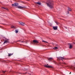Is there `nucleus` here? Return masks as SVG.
<instances>
[{"instance_id": "ddd939ff", "label": "nucleus", "mask_w": 75, "mask_h": 75, "mask_svg": "<svg viewBox=\"0 0 75 75\" xmlns=\"http://www.w3.org/2000/svg\"><path fill=\"white\" fill-rule=\"evenodd\" d=\"M13 53L11 54V53H8V57H11V55H13Z\"/></svg>"}, {"instance_id": "0eeeda50", "label": "nucleus", "mask_w": 75, "mask_h": 75, "mask_svg": "<svg viewBox=\"0 0 75 75\" xmlns=\"http://www.w3.org/2000/svg\"><path fill=\"white\" fill-rule=\"evenodd\" d=\"M57 59H58V60H59V61H60V60H62V59H64V57H57Z\"/></svg>"}, {"instance_id": "6ab92c4d", "label": "nucleus", "mask_w": 75, "mask_h": 75, "mask_svg": "<svg viewBox=\"0 0 75 75\" xmlns=\"http://www.w3.org/2000/svg\"><path fill=\"white\" fill-rule=\"evenodd\" d=\"M58 48L57 47H55L53 48L54 50H56L57 49H58Z\"/></svg>"}, {"instance_id": "4468645a", "label": "nucleus", "mask_w": 75, "mask_h": 75, "mask_svg": "<svg viewBox=\"0 0 75 75\" xmlns=\"http://www.w3.org/2000/svg\"><path fill=\"white\" fill-rule=\"evenodd\" d=\"M68 11H72V10H71V9L70 8L68 7Z\"/></svg>"}, {"instance_id": "2eb2a0df", "label": "nucleus", "mask_w": 75, "mask_h": 75, "mask_svg": "<svg viewBox=\"0 0 75 75\" xmlns=\"http://www.w3.org/2000/svg\"><path fill=\"white\" fill-rule=\"evenodd\" d=\"M7 42H10L5 40V41L4 42L3 44H4L6 43H7Z\"/></svg>"}, {"instance_id": "f3484780", "label": "nucleus", "mask_w": 75, "mask_h": 75, "mask_svg": "<svg viewBox=\"0 0 75 75\" xmlns=\"http://www.w3.org/2000/svg\"><path fill=\"white\" fill-rule=\"evenodd\" d=\"M20 24L21 25H24V23H23V22H21L20 23Z\"/></svg>"}, {"instance_id": "f8f14e48", "label": "nucleus", "mask_w": 75, "mask_h": 75, "mask_svg": "<svg viewBox=\"0 0 75 75\" xmlns=\"http://www.w3.org/2000/svg\"><path fill=\"white\" fill-rule=\"evenodd\" d=\"M35 4H38V5H41V2H35Z\"/></svg>"}, {"instance_id": "a878e982", "label": "nucleus", "mask_w": 75, "mask_h": 75, "mask_svg": "<svg viewBox=\"0 0 75 75\" xmlns=\"http://www.w3.org/2000/svg\"><path fill=\"white\" fill-rule=\"evenodd\" d=\"M27 74V72H26L25 73H24L23 74Z\"/></svg>"}, {"instance_id": "f257e3e1", "label": "nucleus", "mask_w": 75, "mask_h": 75, "mask_svg": "<svg viewBox=\"0 0 75 75\" xmlns=\"http://www.w3.org/2000/svg\"><path fill=\"white\" fill-rule=\"evenodd\" d=\"M46 4L47 6L50 8H52L54 7L53 6H54V3L52 2V1H50L49 3H47Z\"/></svg>"}, {"instance_id": "412c9836", "label": "nucleus", "mask_w": 75, "mask_h": 75, "mask_svg": "<svg viewBox=\"0 0 75 75\" xmlns=\"http://www.w3.org/2000/svg\"><path fill=\"white\" fill-rule=\"evenodd\" d=\"M5 39L7 41H9V40H8V39H7V38H5Z\"/></svg>"}, {"instance_id": "c85d7f7f", "label": "nucleus", "mask_w": 75, "mask_h": 75, "mask_svg": "<svg viewBox=\"0 0 75 75\" xmlns=\"http://www.w3.org/2000/svg\"><path fill=\"white\" fill-rule=\"evenodd\" d=\"M65 28H66V29H67V27H64Z\"/></svg>"}, {"instance_id": "aec40b11", "label": "nucleus", "mask_w": 75, "mask_h": 75, "mask_svg": "<svg viewBox=\"0 0 75 75\" xmlns=\"http://www.w3.org/2000/svg\"><path fill=\"white\" fill-rule=\"evenodd\" d=\"M42 42H45V43H48V42H46L44 40H42Z\"/></svg>"}, {"instance_id": "7c9ffc66", "label": "nucleus", "mask_w": 75, "mask_h": 75, "mask_svg": "<svg viewBox=\"0 0 75 75\" xmlns=\"http://www.w3.org/2000/svg\"><path fill=\"white\" fill-rule=\"evenodd\" d=\"M73 44H75V42H73Z\"/></svg>"}, {"instance_id": "7ed1b4c3", "label": "nucleus", "mask_w": 75, "mask_h": 75, "mask_svg": "<svg viewBox=\"0 0 75 75\" xmlns=\"http://www.w3.org/2000/svg\"><path fill=\"white\" fill-rule=\"evenodd\" d=\"M32 44H38V41L36 40H34L32 42Z\"/></svg>"}, {"instance_id": "b1692460", "label": "nucleus", "mask_w": 75, "mask_h": 75, "mask_svg": "<svg viewBox=\"0 0 75 75\" xmlns=\"http://www.w3.org/2000/svg\"><path fill=\"white\" fill-rule=\"evenodd\" d=\"M10 72H11V73H13V71L12 70H11L10 71Z\"/></svg>"}, {"instance_id": "6e6552de", "label": "nucleus", "mask_w": 75, "mask_h": 75, "mask_svg": "<svg viewBox=\"0 0 75 75\" xmlns=\"http://www.w3.org/2000/svg\"><path fill=\"white\" fill-rule=\"evenodd\" d=\"M6 61H7L3 60L2 59H0V62H3V63H6V62H7Z\"/></svg>"}, {"instance_id": "cd10ccee", "label": "nucleus", "mask_w": 75, "mask_h": 75, "mask_svg": "<svg viewBox=\"0 0 75 75\" xmlns=\"http://www.w3.org/2000/svg\"><path fill=\"white\" fill-rule=\"evenodd\" d=\"M54 62V63H55V64H57V62Z\"/></svg>"}, {"instance_id": "c756f323", "label": "nucleus", "mask_w": 75, "mask_h": 75, "mask_svg": "<svg viewBox=\"0 0 75 75\" xmlns=\"http://www.w3.org/2000/svg\"><path fill=\"white\" fill-rule=\"evenodd\" d=\"M71 74V72H70V73H69V74Z\"/></svg>"}, {"instance_id": "39448f33", "label": "nucleus", "mask_w": 75, "mask_h": 75, "mask_svg": "<svg viewBox=\"0 0 75 75\" xmlns=\"http://www.w3.org/2000/svg\"><path fill=\"white\" fill-rule=\"evenodd\" d=\"M18 8H20V9H22V8H26V7H25V6H18Z\"/></svg>"}, {"instance_id": "a211bd4d", "label": "nucleus", "mask_w": 75, "mask_h": 75, "mask_svg": "<svg viewBox=\"0 0 75 75\" xmlns=\"http://www.w3.org/2000/svg\"><path fill=\"white\" fill-rule=\"evenodd\" d=\"M11 27L12 28H16V27H14V26H13V25H12L11 26Z\"/></svg>"}, {"instance_id": "dca6fc26", "label": "nucleus", "mask_w": 75, "mask_h": 75, "mask_svg": "<svg viewBox=\"0 0 75 75\" xmlns=\"http://www.w3.org/2000/svg\"><path fill=\"white\" fill-rule=\"evenodd\" d=\"M48 60L49 61H51L52 59V58L51 57H50L47 58Z\"/></svg>"}, {"instance_id": "4be33fe9", "label": "nucleus", "mask_w": 75, "mask_h": 75, "mask_svg": "<svg viewBox=\"0 0 75 75\" xmlns=\"http://www.w3.org/2000/svg\"><path fill=\"white\" fill-rule=\"evenodd\" d=\"M16 31V33H18V31L17 30H15Z\"/></svg>"}, {"instance_id": "bb28decb", "label": "nucleus", "mask_w": 75, "mask_h": 75, "mask_svg": "<svg viewBox=\"0 0 75 75\" xmlns=\"http://www.w3.org/2000/svg\"><path fill=\"white\" fill-rule=\"evenodd\" d=\"M69 11H68V14H69Z\"/></svg>"}, {"instance_id": "f03ea898", "label": "nucleus", "mask_w": 75, "mask_h": 75, "mask_svg": "<svg viewBox=\"0 0 75 75\" xmlns=\"http://www.w3.org/2000/svg\"><path fill=\"white\" fill-rule=\"evenodd\" d=\"M48 64H47V65L46 64H45L44 65V67H46V68H53V66H48Z\"/></svg>"}, {"instance_id": "5701e85b", "label": "nucleus", "mask_w": 75, "mask_h": 75, "mask_svg": "<svg viewBox=\"0 0 75 75\" xmlns=\"http://www.w3.org/2000/svg\"><path fill=\"white\" fill-rule=\"evenodd\" d=\"M2 72L4 74H5V72H6V71H2Z\"/></svg>"}, {"instance_id": "2f4dec72", "label": "nucleus", "mask_w": 75, "mask_h": 75, "mask_svg": "<svg viewBox=\"0 0 75 75\" xmlns=\"http://www.w3.org/2000/svg\"><path fill=\"white\" fill-rule=\"evenodd\" d=\"M56 24H57V22H56Z\"/></svg>"}, {"instance_id": "20e7f679", "label": "nucleus", "mask_w": 75, "mask_h": 75, "mask_svg": "<svg viewBox=\"0 0 75 75\" xmlns=\"http://www.w3.org/2000/svg\"><path fill=\"white\" fill-rule=\"evenodd\" d=\"M18 5V4L17 3H15L14 4H12V7H16Z\"/></svg>"}, {"instance_id": "473e14b6", "label": "nucleus", "mask_w": 75, "mask_h": 75, "mask_svg": "<svg viewBox=\"0 0 75 75\" xmlns=\"http://www.w3.org/2000/svg\"><path fill=\"white\" fill-rule=\"evenodd\" d=\"M22 3H23V2H22Z\"/></svg>"}, {"instance_id": "9d476101", "label": "nucleus", "mask_w": 75, "mask_h": 75, "mask_svg": "<svg viewBox=\"0 0 75 75\" xmlns=\"http://www.w3.org/2000/svg\"><path fill=\"white\" fill-rule=\"evenodd\" d=\"M2 8H3L4 9H5V10H6L8 11L9 10L7 8H5L4 7H2Z\"/></svg>"}, {"instance_id": "1a4fd4ad", "label": "nucleus", "mask_w": 75, "mask_h": 75, "mask_svg": "<svg viewBox=\"0 0 75 75\" xmlns=\"http://www.w3.org/2000/svg\"><path fill=\"white\" fill-rule=\"evenodd\" d=\"M53 28L54 30H58V26H53Z\"/></svg>"}, {"instance_id": "423d86ee", "label": "nucleus", "mask_w": 75, "mask_h": 75, "mask_svg": "<svg viewBox=\"0 0 75 75\" xmlns=\"http://www.w3.org/2000/svg\"><path fill=\"white\" fill-rule=\"evenodd\" d=\"M68 45L69 46V48L70 49H72L73 48V45H71V43H68Z\"/></svg>"}, {"instance_id": "393cba45", "label": "nucleus", "mask_w": 75, "mask_h": 75, "mask_svg": "<svg viewBox=\"0 0 75 75\" xmlns=\"http://www.w3.org/2000/svg\"><path fill=\"white\" fill-rule=\"evenodd\" d=\"M63 64H66V63H65V62L63 63Z\"/></svg>"}, {"instance_id": "9b49d317", "label": "nucleus", "mask_w": 75, "mask_h": 75, "mask_svg": "<svg viewBox=\"0 0 75 75\" xmlns=\"http://www.w3.org/2000/svg\"><path fill=\"white\" fill-rule=\"evenodd\" d=\"M24 69H25V70H23L24 71H29L30 70V69L29 68H25Z\"/></svg>"}]
</instances>
